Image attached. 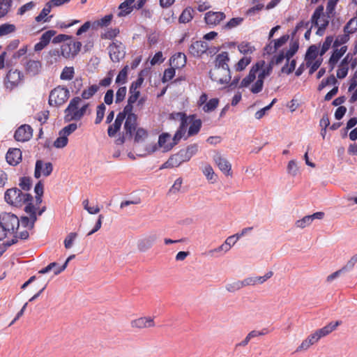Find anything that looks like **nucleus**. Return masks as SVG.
<instances>
[{
    "label": "nucleus",
    "instance_id": "nucleus-56",
    "mask_svg": "<svg viewBox=\"0 0 357 357\" xmlns=\"http://www.w3.org/2000/svg\"><path fill=\"white\" fill-rule=\"evenodd\" d=\"M105 109H106V107L103 103H102L98 106L97 111H96V118L95 120L96 124H99L102 121V120L104 117V115H105Z\"/></svg>",
    "mask_w": 357,
    "mask_h": 357
},
{
    "label": "nucleus",
    "instance_id": "nucleus-32",
    "mask_svg": "<svg viewBox=\"0 0 357 357\" xmlns=\"http://www.w3.org/2000/svg\"><path fill=\"white\" fill-rule=\"evenodd\" d=\"M135 0H126L121 3L119 6V12L118 13V16L124 17L130 14L135 8Z\"/></svg>",
    "mask_w": 357,
    "mask_h": 357
},
{
    "label": "nucleus",
    "instance_id": "nucleus-47",
    "mask_svg": "<svg viewBox=\"0 0 357 357\" xmlns=\"http://www.w3.org/2000/svg\"><path fill=\"white\" fill-rule=\"evenodd\" d=\"M12 0H0V17L5 16L10 10Z\"/></svg>",
    "mask_w": 357,
    "mask_h": 357
},
{
    "label": "nucleus",
    "instance_id": "nucleus-55",
    "mask_svg": "<svg viewBox=\"0 0 357 357\" xmlns=\"http://www.w3.org/2000/svg\"><path fill=\"white\" fill-rule=\"evenodd\" d=\"M77 236V234L76 232H70L67 235L63 242L64 246L66 249H70L73 246Z\"/></svg>",
    "mask_w": 357,
    "mask_h": 357
},
{
    "label": "nucleus",
    "instance_id": "nucleus-25",
    "mask_svg": "<svg viewBox=\"0 0 357 357\" xmlns=\"http://www.w3.org/2000/svg\"><path fill=\"white\" fill-rule=\"evenodd\" d=\"M176 144V141L172 142L171 135L168 133H162L159 136L158 146L162 149V151H168Z\"/></svg>",
    "mask_w": 357,
    "mask_h": 357
},
{
    "label": "nucleus",
    "instance_id": "nucleus-43",
    "mask_svg": "<svg viewBox=\"0 0 357 357\" xmlns=\"http://www.w3.org/2000/svg\"><path fill=\"white\" fill-rule=\"evenodd\" d=\"M349 33L344 32L343 34L338 35L333 42V45L335 47L346 46L344 44L349 40Z\"/></svg>",
    "mask_w": 357,
    "mask_h": 357
},
{
    "label": "nucleus",
    "instance_id": "nucleus-44",
    "mask_svg": "<svg viewBox=\"0 0 357 357\" xmlns=\"http://www.w3.org/2000/svg\"><path fill=\"white\" fill-rule=\"evenodd\" d=\"M238 48L240 52L243 54H250L255 50V47L248 42L241 43L238 45Z\"/></svg>",
    "mask_w": 357,
    "mask_h": 357
},
{
    "label": "nucleus",
    "instance_id": "nucleus-1",
    "mask_svg": "<svg viewBox=\"0 0 357 357\" xmlns=\"http://www.w3.org/2000/svg\"><path fill=\"white\" fill-rule=\"evenodd\" d=\"M32 198L31 195L22 192L21 190L17 188L8 189L4 195L5 201L10 206L21 207L24 204H26L24 210L26 213L29 215V218L22 217L21 222L23 226L29 229L33 227L34 222L37 219L36 208L30 202Z\"/></svg>",
    "mask_w": 357,
    "mask_h": 357
},
{
    "label": "nucleus",
    "instance_id": "nucleus-9",
    "mask_svg": "<svg viewBox=\"0 0 357 357\" xmlns=\"http://www.w3.org/2000/svg\"><path fill=\"white\" fill-rule=\"evenodd\" d=\"M337 77L343 79L347 77L350 69H354L357 66V58L354 54L349 52L337 66Z\"/></svg>",
    "mask_w": 357,
    "mask_h": 357
},
{
    "label": "nucleus",
    "instance_id": "nucleus-22",
    "mask_svg": "<svg viewBox=\"0 0 357 357\" xmlns=\"http://www.w3.org/2000/svg\"><path fill=\"white\" fill-rule=\"evenodd\" d=\"M137 116L136 114H130L126 116V121L124 128L126 130V135L132 137L137 129Z\"/></svg>",
    "mask_w": 357,
    "mask_h": 357
},
{
    "label": "nucleus",
    "instance_id": "nucleus-54",
    "mask_svg": "<svg viewBox=\"0 0 357 357\" xmlns=\"http://www.w3.org/2000/svg\"><path fill=\"white\" fill-rule=\"evenodd\" d=\"M333 36H327L323 43L321 50H320V55H324L331 47L332 44L333 45Z\"/></svg>",
    "mask_w": 357,
    "mask_h": 357
},
{
    "label": "nucleus",
    "instance_id": "nucleus-62",
    "mask_svg": "<svg viewBox=\"0 0 357 357\" xmlns=\"http://www.w3.org/2000/svg\"><path fill=\"white\" fill-rule=\"evenodd\" d=\"M114 77V71L110 70L108 72L107 76L101 79L99 82V85L101 86H108L112 83V78Z\"/></svg>",
    "mask_w": 357,
    "mask_h": 357
},
{
    "label": "nucleus",
    "instance_id": "nucleus-29",
    "mask_svg": "<svg viewBox=\"0 0 357 357\" xmlns=\"http://www.w3.org/2000/svg\"><path fill=\"white\" fill-rule=\"evenodd\" d=\"M207 50V43L201 40H197L192 43L190 47V52L194 56H200L205 53Z\"/></svg>",
    "mask_w": 357,
    "mask_h": 357
},
{
    "label": "nucleus",
    "instance_id": "nucleus-40",
    "mask_svg": "<svg viewBox=\"0 0 357 357\" xmlns=\"http://www.w3.org/2000/svg\"><path fill=\"white\" fill-rule=\"evenodd\" d=\"M317 55H318L317 47L314 45L310 46L308 48V50L306 52V54H305V63L307 61L318 60L319 59H317Z\"/></svg>",
    "mask_w": 357,
    "mask_h": 357
},
{
    "label": "nucleus",
    "instance_id": "nucleus-48",
    "mask_svg": "<svg viewBox=\"0 0 357 357\" xmlns=\"http://www.w3.org/2000/svg\"><path fill=\"white\" fill-rule=\"evenodd\" d=\"M75 75V70L73 67H65L60 75L62 80H71Z\"/></svg>",
    "mask_w": 357,
    "mask_h": 357
},
{
    "label": "nucleus",
    "instance_id": "nucleus-8",
    "mask_svg": "<svg viewBox=\"0 0 357 357\" xmlns=\"http://www.w3.org/2000/svg\"><path fill=\"white\" fill-rule=\"evenodd\" d=\"M198 146L195 144H191L187 147L185 150H181L178 153L171 156L167 162H165L162 169L172 168L179 166L181 163L187 162L197 152Z\"/></svg>",
    "mask_w": 357,
    "mask_h": 357
},
{
    "label": "nucleus",
    "instance_id": "nucleus-58",
    "mask_svg": "<svg viewBox=\"0 0 357 357\" xmlns=\"http://www.w3.org/2000/svg\"><path fill=\"white\" fill-rule=\"evenodd\" d=\"M321 61H322L321 59H318V60H315V61L306 62L307 67L310 68L309 73L310 74L314 73L321 66Z\"/></svg>",
    "mask_w": 357,
    "mask_h": 357
},
{
    "label": "nucleus",
    "instance_id": "nucleus-2",
    "mask_svg": "<svg viewBox=\"0 0 357 357\" xmlns=\"http://www.w3.org/2000/svg\"><path fill=\"white\" fill-rule=\"evenodd\" d=\"M273 71V63L261 60L253 65L247 76L240 83V87L248 88L250 91L257 94L263 90L264 79Z\"/></svg>",
    "mask_w": 357,
    "mask_h": 357
},
{
    "label": "nucleus",
    "instance_id": "nucleus-41",
    "mask_svg": "<svg viewBox=\"0 0 357 357\" xmlns=\"http://www.w3.org/2000/svg\"><path fill=\"white\" fill-rule=\"evenodd\" d=\"M128 66H126L123 68L119 72V75L116 78V84L121 85L124 84L128 81Z\"/></svg>",
    "mask_w": 357,
    "mask_h": 357
},
{
    "label": "nucleus",
    "instance_id": "nucleus-39",
    "mask_svg": "<svg viewBox=\"0 0 357 357\" xmlns=\"http://www.w3.org/2000/svg\"><path fill=\"white\" fill-rule=\"evenodd\" d=\"M202 172L206 177L207 180L211 183H214L217 181V175L215 174L212 167L206 165L203 167Z\"/></svg>",
    "mask_w": 357,
    "mask_h": 357
},
{
    "label": "nucleus",
    "instance_id": "nucleus-60",
    "mask_svg": "<svg viewBox=\"0 0 357 357\" xmlns=\"http://www.w3.org/2000/svg\"><path fill=\"white\" fill-rule=\"evenodd\" d=\"M298 172V167L295 160H291L289 162L287 165V172L288 174L296 176Z\"/></svg>",
    "mask_w": 357,
    "mask_h": 357
},
{
    "label": "nucleus",
    "instance_id": "nucleus-33",
    "mask_svg": "<svg viewBox=\"0 0 357 357\" xmlns=\"http://www.w3.org/2000/svg\"><path fill=\"white\" fill-rule=\"evenodd\" d=\"M229 61V54L227 52H223L216 56L215 66L225 68H229L228 62Z\"/></svg>",
    "mask_w": 357,
    "mask_h": 357
},
{
    "label": "nucleus",
    "instance_id": "nucleus-61",
    "mask_svg": "<svg viewBox=\"0 0 357 357\" xmlns=\"http://www.w3.org/2000/svg\"><path fill=\"white\" fill-rule=\"evenodd\" d=\"M36 6V3L33 1H30L21 6L17 11V14L22 15L26 12L32 10Z\"/></svg>",
    "mask_w": 357,
    "mask_h": 357
},
{
    "label": "nucleus",
    "instance_id": "nucleus-57",
    "mask_svg": "<svg viewBox=\"0 0 357 357\" xmlns=\"http://www.w3.org/2000/svg\"><path fill=\"white\" fill-rule=\"evenodd\" d=\"M77 129V125L75 123H70L66 126H65L63 129H61L59 132H61L63 135H65L68 137L70 135H71L73 132H75Z\"/></svg>",
    "mask_w": 357,
    "mask_h": 357
},
{
    "label": "nucleus",
    "instance_id": "nucleus-18",
    "mask_svg": "<svg viewBox=\"0 0 357 357\" xmlns=\"http://www.w3.org/2000/svg\"><path fill=\"white\" fill-rule=\"evenodd\" d=\"M332 47V54L328 60V66L330 67L331 70H333L335 67H336L340 59L347 51V46L335 47L333 45Z\"/></svg>",
    "mask_w": 357,
    "mask_h": 357
},
{
    "label": "nucleus",
    "instance_id": "nucleus-19",
    "mask_svg": "<svg viewBox=\"0 0 357 357\" xmlns=\"http://www.w3.org/2000/svg\"><path fill=\"white\" fill-rule=\"evenodd\" d=\"M53 167L51 162H46L43 160H37L35 167V177L38 178L40 176H48L51 174Z\"/></svg>",
    "mask_w": 357,
    "mask_h": 357
},
{
    "label": "nucleus",
    "instance_id": "nucleus-26",
    "mask_svg": "<svg viewBox=\"0 0 357 357\" xmlns=\"http://www.w3.org/2000/svg\"><path fill=\"white\" fill-rule=\"evenodd\" d=\"M214 161L220 171L226 175L231 174V165L229 162L221 155L217 154L214 156Z\"/></svg>",
    "mask_w": 357,
    "mask_h": 357
},
{
    "label": "nucleus",
    "instance_id": "nucleus-59",
    "mask_svg": "<svg viewBox=\"0 0 357 357\" xmlns=\"http://www.w3.org/2000/svg\"><path fill=\"white\" fill-rule=\"evenodd\" d=\"M135 132V141L137 142L144 141L147 137V132L143 128L136 129Z\"/></svg>",
    "mask_w": 357,
    "mask_h": 357
},
{
    "label": "nucleus",
    "instance_id": "nucleus-45",
    "mask_svg": "<svg viewBox=\"0 0 357 357\" xmlns=\"http://www.w3.org/2000/svg\"><path fill=\"white\" fill-rule=\"evenodd\" d=\"M99 89V86L93 84L85 89L82 93V98L83 99H89L91 98Z\"/></svg>",
    "mask_w": 357,
    "mask_h": 357
},
{
    "label": "nucleus",
    "instance_id": "nucleus-49",
    "mask_svg": "<svg viewBox=\"0 0 357 357\" xmlns=\"http://www.w3.org/2000/svg\"><path fill=\"white\" fill-rule=\"evenodd\" d=\"M357 31V16L351 18L344 27V31L353 33Z\"/></svg>",
    "mask_w": 357,
    "mask_h": 357
},
{
    "label": "nucleus",
    "instance_id": "nucleus-12",
    "mask_svg": "<svg viewBox=\"0 0 357 357\" xmlns=\"http://www.w3.org/2000/svg\"><path fill=\"white\" fill-rule=\"evenodd\" d=\"M82 43L71 39L61 46V54L66 59L74 58L80 51Z\"/></svg>",
    "mask_w": 357,
    "mask_h": 357
},
{
    "label": "nucleus",
    "instance_id": "nucleus-4",
    "mask_svg": "<svg viewBox=\"0 0 357 357\" xmlns=\"http://www.w3.org/2000/svg\"><path fill=\"white\" fill-rule=\"evenodd\" d=\"M331 15H332L324 13L322 7H318L314 10L310 21L299 22L296 26V30L299 31L303 27L308 28L310 25L311 28L317 29L316 34L323 36L328 26Z\"/></svg>",
    "mask_w": 357,
    "mask_h": 357
},
{
    "label": "nucleus",
    "instance_id": "nucleus-37",
    "mask_svg": "<svg viewBox=\"0 0 357 357\" xmlns=\"http://www.w3.org/2000/svg\"><path fill=\"white\" fill-rule=\"evenodd\" d=\"M244 287H246L245 279L243 280H234L229 282L225 285V289L229 292H235Z\"/></svg>",
    "mask_w": 357,
    "mask_h": 357
},
{
    "label": "nucleus",
    "instance_id": "nucleus-15",
    "mask_svg": "<svg viewBox=\"0 0 357 357\" xmlns=\"http://www.w3.org/2000/svg\"><path fill=\"white\" fill-rule=\"evenodd\" d=\"M24 75L18 70H10L5 79V86L10 90L17 86L23 80Z\"/></svg>",
    "mask_w": 357,
    "mask_h": 357
},
{
    "label": "nucleus",
    "instance_id": "nucleus-53",
    "mask_svg": "<svg viewBox=\"0 0 357 357\" xmlns=\"http://www.w3.org/2000/svg\"><path fill=\"white\" fill-rule=\"evenodd\" d=\"M251 62V57L245 56L238 61L236 65V70L241 71L244 70Z\"/></svg>",
    "mask_w": 357,
    "mask_h": 357
},
{
    "label": "nucleus",
    "instance_id": "nucleus-14",
    "mask_svg": "<svg viewBox=\"0 0 357 357\" xmlns=\"http://www.w3.org/2000/svg\"><path fill=\"white\" fill-rule=\"evenodd\" d=\"M158 239V235L151 233L138 239L137 242V250L140 252H146L150 250Z\"/></svg>",
    "mask_w": 357,
    "mask_h": 357
},
{
    "label": "nucleus",
    "instance_id": "nucleus-27",
    "mask_svg": "<svg viewBox=\"0 0 357 357\" xmlns=\"http://www.w3.org/2000/svg\"><path fill=\"white\" fill-rule=\"evenodd\" d=\"M6 158L8 164L16 165L22 160V152L19 149H10L6 153Z\"/></svg>",
    "mask_w": 357,
    "mask_h": 357
},
{
    "label": "nucleus",
    "instance_id": "nucleus-13",
    "mask_svg": "<svg viewBox=\"0 0 357 357\" xmlns=\"http://www.w3.org/2000/svg\"><path fill=\"white\" fill-rule=\"evenodd\" d=\"M112 17L113 15L110 14L105 15L102 18L93 22V23H91L89 21H87L82 26H80V28L77 31L76 34L77 36L82 35L83 33L86 32L90 29V27H92L93 29H96L99 26H107L110 24Z\"/></svg>",
    "mask_w": 357,
    "mask_h": 357
},
{
    "label": "nucleus",
    "instance_id": "nucleus-51",
    "mask_svg": "<svg viewBox=\"0 0 357 357\" xmlns=\"http://www.w3.org/2000/svg\"><path fill=\"white\" fill-rule=\"evenodd\" d=\"M34 191L36 194V205H39L42 202V196L43 195V184L39 181L35 186Z\"/></svg>",
    "mask_w": 357,
    "mask_h": 357
},
{
    "label": "nucleus",
    "instance_id": "nucleus-31",
    "mask_svg": "<svg viewBox=\"0 0 357 357\" xmlns=\"http://www.w3.org/2000/svg\"><path fill=\"white\" fill-rule=\"evenodd\" d=\"M169 62L170 66L175 69L181 68L186 63V56L185 54L178 52L171 57Z\"/></svg>",
    "mask_w": 357,
    "mask_h": 357
},
{
    "label": "nucleus",
    "instance_id": "nucleus-7",
    "mask_svg": "<svg viewBox=\"0 0 357 357\" xmlns=\"http://www.w3.org/2000/svg\"><path fill=\"white\" fill-rule=\"evenodd\" d=\"M82 102L79 97H75L70 100L65 109L66 121H79L86 114L89 104L81 105Z\"/></svg>",
    "mask_w": 357,
    "mask_h": 357
},
{
    "label": "nucleus",
    "instance_id": "nucleus-21",
    "mask_svg": "<svg viewBox=\"0 0 357 357\" xmlns=\"http://www.w3.org/2000/svg\"><path fill=\"white\" fill-rule=\"evenodd\" d=\"M32 136V129L28 125L21 126L15 132V139L18 142L28 141Z\"/></svg>",
    "mask_w": 357,
    "mask_h": 357
},
{
    "label": "nucleus",
    "instance_id": "nucleus-24",
    "mask_svg": "<svg viewBox=\"0 0 357 357\" xmlns=\"http://www.w3.org/2000/svg\"><path fill=\"white\" fill-rule=\"evenodd\" d=\"M225 18L222 12L209 11L205 14L204 20L208 25L215 26Z\"/></svg>",
    "mask_w": 357,
    "mask_h": 357
},
{
    "label": "nucleus",
    "instance_id": "nucleus-46",
    "mask_svg": "<svg viewBox=\"0 0 357 357\" xmlns=\"http://www.w3.org/2000/svg\"><path fill=\"white\" fill-rule=\"evenodd\" d=\"M219 104V100L218 98H212L209 100L203 107L202 110L204 112H211L212 111H214Z\"/></svg>",
    "mask_w": 357,
    "mask_h": 357
},
{
    "label": "nucleus",
    "instance_id": "nucleus-28",
    "mask_svg": "<svg viewBox=\"0 0 357 357\" xmlns=\"http://www.w3.org/2000/svg\"><path fill=\"white\" fill-rule=\"evenodd\" d=\"M273 275V271H268L263 276L249 277L245 278L246 286H253L257 284H263Z\"/></svg>",
    "mask_w": 357,
    "mask_h": 357
},
{
    "label": "nucleus",
    "instance_id": "nucleus-10",
    "mask_svg": "<svg viewBox=\"0 0 357 357\" xmlns=\"http://www.w3.org/2000/svg\"><path fill=\"white\" fill-rule=\"evenodd\" d=\"M69 96L70 91L66 87L58 86L51 91L49 104L52 106H60L67 101Z\"/></svg>",
    "mask_w": 357,
    "mask_h": 357
},
{
    "label": "nucleus",
    "instance_id": "nucleus-3",
    "mask_svg": "<svg viewBox=\"0 0 357 357\" xmlns=\"http://www.w3.org/2000/svg\"><path fill=\"white\" fill-rule=\"evenodd\" d=\"M0 223L8 234L13 237L10 241L6 243L7 246H10L15 243L17 238L26 239L29 237L28 229H30L21 224L22 228H24L21 230L20 220L13 213H1L0 215Z\"/></svg>",
    "mask_w": 357,
    "mask_h": 357
},
{
    "label": "nucleus",
    "instance_id": "nucleus-34",
    "mask_svg": "<svg viewBox=\"0 0 357 357\" xmlns=\"http://www.w3.org/2000/svg\"><path fill=\"white\" fill-rule=\"evenodd\" d=\"M190 127L188 129V135L192 136L198 133L202 126L200 119H195L193 116L189 119Z\"/></svg>",
    "mask_w": 357,
    "mask_h": 357
},
{
    "label": "nucleus",
    "instance_id": "nucleus-16",
    "mask_svg": "<svg viewBox=\"0 0 357 357\" xmlns=\"http://www.w3.org/2000/svg\"><path fill=\"white\" fill-rule=\"evenodd\" d=\"M155 326L154 317L149 316L140 317L130 321L131 328L138 330L153 328Z\"/></svg>",
    "mask_w": 357,
    "mask_h": 357
},
{
    "label": "nucleus",
    "instance_id": "nucleus-30",
    "mask_svg": "<svg viewBox=\"0 0 357 357\" xmlns=\"http://www.w3.org/2000/svg\"><path fill=\"white\" fill-rule=\"evenodd\" d=\"M124 119V114H119L117 115L114 123L110 125L108 128L107 133L109 137H114L116 134V132L120 130Z\"/></svg>",
    "mask_w": 357,
    "mask_h": 357
},
{
    "label": "nucleus",
    "instance_id": "nucleus-23",
    "mask_svg": "<svg viewBox=\"0 0 357 357\" xmlns=\"http://www.w3.org/2000/svg\"><path fill=\"white\" fill-rule=\"evenodd\" d=\"M24 70L31 75H38L42 69V63L40 61L27 59L24 63Z\"/></svg>",
    "mask_w": 357,
    "mask_h": 357
},
{
    "label": "nucleus",
    "instance_id": "nucleus-5",
    "mask_svg": "<svg viewBox=\"0 0 357 357\" xmlns=\"http://www.w3.org/2000/svg\"><path fill=\"white\" fill-rule=\"evenodd\" d=\"M340 324L341 321H340L330 322L324 327L316 330L302 341L301 344L297 347L296 351L300 352L307 351L311 346L318 342L321 338L327 336L333 331H335Z\"/></svg>",
    "mask_w": 357,
    "mask_h": 357
},
{
    "label": "nucleus",
    "instance_id": "nucleus-52",
    "mask_svg": "<svg viewBox=\"0 0 357 357\" xmlns=\"http://www.w3.org/2000/svg\"><path fill=\"white\" fill-rule=\"evenodd\" d=\"M15 31V26L11 24L0 25V36H6Z\"/></svg>",
    "mask_w": 357,
    "mask_h": 357
},
{
    "label": "nucleus",
    "instance_id": "nucleus-38",
    "mask_svg": "<svg viewBox=\"0 0 357 357\" xmlns=\"http://www.w3.org/2000/svg\"><path fill=\"white\" fill-rule=\"evenodd\" d=\"M52 7L47 2L43 9L41 10L40 14L35 17V20L37 22H45L49 21V17H47L48 14L51 12Z\"/></svg>",
    "mask_w": 357,
    "mask_h": 357
},
{
    "label": "nucleus",
    "instance_id": "nucleus-36",
    "mask_svg": "<svg viewBox=\"0 0 357 357\" xmlns=\"http://www.w3.org/2000/svg\"><path fill=\"white\" fill-rule=\"evenodd\" d=\"M27 45H24L21 48H20L16 52H13L10 60H7V65L11 66L13 63H15L17 60L20 59L22 56H24L27 52Z\"/></svg>",
    "mask_w": 357,
    "mask_h": 357
},
{
    "label": "nucleus",
    "instance_id": "nucleus-64",
    "mask_svg": "<svg viewBox=\"0 0 357 357\" xmlns=\"http://www.w3.org/2000/svg\"><path fill=\"white\" fill-rule=\"evenodd\" d=\"M175 75V68L172 67L165 70L162 81L164 82L171 80Z\"/></svg>",
    "mask_w": 357,
    "mask_h": 357
},
{
    "label": "nucleus",
    "instance_id": "nucleus-35",
    "mask_svg": "<svg viewBox=\"0 0 357 357\" xmlns=\"http://www.w3.org/2000/svg\"><path fill=\"white\" fill-rule=\"evenodd\" d=\"M231 248L229 246V243L225 241L222 245H220L218 248L210 250L208 251V255L211 257H218V255H215V254L222 255L224 253H226L228 251H229Z\"/></svg>",
    "mask_w": 357,
    "mask_h": 357
},
{
    "label": "nucleus",
    "instance_id": "nucleus-63",
    "mask_svg": "<svg viewBox=\"0 0 357 357\" xmlns=\"http://www.w3.org/2000/svg\"><path fill=\"white\" fill-rule=\"evenodd\" d=\"M127 93V89L126 86H121L116 91V102L119 103L123 100Z\"/></svg>",
    "mask_w": 357,
    "mask_h": 357
},
{
    "label": "nucleus",
    "instance_id": "nucleus-11",
    "mask_svg": "<svg viewBox=\"0 0 357 357\" xmlns=\"http://www.w3.org/2000/svg\"><path fill=\"white\" fill-rule=\"evenodd\" d=\"M209 74L211 79L220 84H228L231 78L229 68L214 67Z\"/></svg>",
    "mask_w": 357,
    "mask_h": 357
},
{
    "label": "nucleus",
    "instance_id": "nucleus-50",
    "mask_svg": "<svg viewBox=\"0 0 357 357\" xmlns=\"http://www.w3.org/2000/svg\"><path fill=\"white\" fill-rule=\"evenodd\" d=\"M59 137L54 142V146L56 149H62L65 147L68 142V137L59 133Z\"/></svg>",
    "mask_w": 357,
    "mask_h": 357
},
{
    "label": "nucleus",
    "instance_id": "nucleus-20",
    "mask_svg": "<svg viewBox=\"0 0 357 357\" xmlns=\"http://www.w3.org/2000/svg\"><path fill=\"white\" fill-rule=\"evenodd\" d=\"M324 216V213L323 212H316L312 215H306L303 218L298 220L295 222V226L297 228L304 229L308 226H310L314 220H321Z\"/></svg>",
    "mask_w": 357,
    "mask_h": 357
},
{
    "label": "nucleus",
    "instance_id": "nucleus-42",
    "mask_svg": "<svg viewBox=\"0 0 357 357\" xmlns=\"http://www.w3.org/2000/svg\"><path fill=\"white\" fill-rule=\"evenodd\" d=\"M194 10L192 8H185L179 17V22L181 23H188L193 17Z\"/></svg>",
    "mask_w": 357,
    "mask_h": 357
},
{
    "label": "nucleus",
    "instance_id": "nucleus-17",
    "mask_svg": "<svg viewBox=\"0 0 357 357\" xmlns=\"http://www.w3.org/2000/svg\"><path fill=\"white\" fill-rule=\"evenodd\" d=\"M108 49L109 56L112 61L119 62L124 57V47L121 43L114 42L109 46Z\"/></svg>",
    "mask_w": 357,
    "mask_h": 357
},
{
    "label": "nucleus",
    "instance_id": "nucleus-6",
    "mask_svg": "<svg viewBox=\"0 0 357 357\" xmlns=\"http://www.w3.org/2000/svg\"><path fill=\"white\" fill-rule=\"evenodd\" d=\"M298 50V43L296 40H291L289 43V48L285 50H282L278 55L275 56V62L276 64L281 63L284 59L287 61V63L282 68L281 72L289 75L296 68V60H291V58L296 53Z\"/></svg>",
    "mask_w": 357,
    "mask_h": 357
}]
</instances>
